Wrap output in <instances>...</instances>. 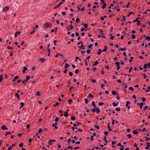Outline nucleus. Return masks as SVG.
<instances>
[{"label": "nucleus", "mask_w": 150, "mask_h": 150, "mask_svg": "<svg viewBox=\"0 0 150 150\" xmlns=\"http://www.w3.org/2000/svg\"><path fill=\"white\" fill-rule=\"evenodd\" d=\"M96 108H93V109H91V110H92L93 112H94L96 111Z\"/></svg>", "instance_id": "51"}, {"label": "nucleus", "mask_w": 150, "mask_h": 150, "mask_svg": "<svg viewBox=\"0 0 150 150\" xmlns=\"http://www.w3.org/2000/svg\"><path fill=\"white\" fill-rule=\"evenodd\" d=\"M30 78V76H26V79L24 80V81L25 82H27Z\"/></svg>", "instance_id": "7"}, {"label": "nucleus", "mask_w": 150, "mask_h": 150, "mask_svg": "<svg viewBox=\"0 0 150 150\" xmlns=\"http://www.w3.org/2000/svg\"><path fill=\"white\" fill-rule=\"evenodd\" d=\"M95 148H96L97 149H100V148H99V147L98 146H95L93 147V148L91 149V150H93Z\"/></svg>", "instance_id": "33"}, {"label": "nucleus", "mask_w": 150, "mask_h": 150, "mask_svg": "<svg viewBox=\"0 0 150 150\" xmlns=\"http://www.w3.org/2000/svg\"><path fill=\"white\" fill-rule=\"evenodd\" d=\"M98 50H99V51H98V52H97V54L98 55H100L101 54V52H100V51H101V50L100 49H99Z\"/></svg>", "instance_id": "28"}, {"label": "nucleus", "mask_w": 150, "mask_h": 150, "mask_svg": "<svg viewBox=\"0 0 150 150\" xmlns=\"http://www.w3.org/2000/svg\"><path fill=\"white\" fill-rule=\"evenodd\" d=\"M89 96H90L92 98H93V96L92 95H91V93H89Z\"/></svg>", "instance_id": "55"}, {"label": "nucleus", "mask_w": 150, "mask_h": 150, "mask_svg": "<svg viewBox=\"0 0 150 150\" xmlns=\"http://www.w3.org/2000/svg\"><path fill=\"white\" fill-rule=\"evenodd\" d=\"M106 6V3L104 4L103 6H102L101 7V8L102 9L105 8Z\"/></svg>", "instance_id": "16"}, {"label": "nucleus", "mask_w": 150, "mask_h": 150, "mask_svg": "<svg viewBox=\"0 0 150 150\" xmlns=\"http://www.w3.org/2000/svg\"><path fill=\"white\" fill-rule=\"evenodd\" d=\"M15 96L17 97V98L18 99H19V95H18V93H16Z\"/></svg>", "instance_id": "23"}, {"label": "nucleus", "mask_w": 150, "mask_h": 150, "mask_svg": "<svg viewBox=\"0 0 150 150\" xmlns=\"http://www.w3.org/2000/svg\"><path fill=\"white\" fill-rule=\"evenodd\" d=\"M135 35H134L133 34L132 35V39H134L135 38Z\"/></svg>", "instance_id": "40"}, {"label": "nucleus", "mask_w": 150, "mask_h": 150, "mask_svg": "<svg viewBox=\"0 0 150 150\" xmlns=\"http://www.w3.org/2000/svg\"><path fill=\"white\" fill-rule=\"evenodd\" d=\"M36 95L38 96H40V92L39 91H37L36 93Z\"/></svg>", "instance_id": "50"}, {"label": "nucleus", "mask_w": 150, "mask_h": 150, "mask_svg": "<svg viewBox=\"0 0 150 150\" xmlns=\"http://www.w3.org/2000/svg\"><path fill=\"white\" fill-rule=\"evenodd\" d=\"M79 72V71L78 69H76L75 71V73L76 74H77Z\"/></svg>", "instance_id": "45"}, {"label": "nucleus", "mask_w": 150, "mask_h": 150, "mask_svg": "<svg viewBox=\"0 0 150 150\" xmlns=\"http://www.w3.org/2000/svg\"><path fill=\"white\" fill-rule=\"evenodd\" d=\"M129 89L131 90L132 91H134V90L133 88L132 87H129Z\"/></svg>", "instance_id": "29"}, {"label": "nucleus", "mask_w": 150, "mask_h": 150, "mask_svg": "<svg viewBox=\"0 0 150 150\" xmlns=\"http://www.w3.org/2000/svg\"><path fill=\"white\" fill-rule=\"evenodd\" d=\"M59 119V118L58 117H56V118L55 120V121L56 122H57L58 121Z\"/></svg>", "instance_id": "31"}, {"label": "nucleus", "mask_w": 150, "mask_h": 150, "mask_svg": "<svg viewBox=\"0 0 150 150\" xmlns=\"http://www.w3.org/2000/svg\"><path fill=\"white\" fill-rule=\"evenodd\" d=\"M101 87L103 89V90H105V88H103V87L105 86V85L104 84H101Z\"/></svg>", "instance_id": "49"}, {"label": "nucleus", "mask_w": 150, "mask_h": 150, "mask_svg": "<svg viewBox=\"0 0 150 150\" xmlns=\"http://www.w3.org/2000/svg\"><path fill=\"white\" fill-rule=\"evenodd\" d=\"M21 33H20V31H17L16 33L15 34V35H14V36L15 37H17V33L18 34V35H19Z\"/></svg>", "instance_id": "10"}, {"label": "nucleus", "mask_w": 150, "mask_h": 150, "mask_svg": "<svg viewBox=\"0 0 150 150\" xmlns=\"http://www.w3.org/2000/svg\"><path fill=\"white\" fill-rule=\"evenodd\" d=\"M147 64H146L144 66V68H147Z\"/></svg>", "instance_id": "42"}, {"label": "nucleus", "mask_w": 150, "mask_h": 150, "mask_svg": "<svg viewBox=\"0 0 150 150\" xmlns=\"http://www.w3.org/2000/svg\"><path fill=\"white\" fill-rule=\"evenodd\" d=\"M109 133L108 132V131H105L104 132V134L106 136H107L108 134Z\"/></svg>", "instance_id": "37"}, {"label": "nucleus", "mask_w": 150, "mask_h": 150, "mask_svg": "<svg viewBox=\"0 0 150 150\" xmlns=\"http://www.w3.org/2000/svg\"><path fill=\"white\" fill-rule=\"evenodd\" d=\"M133 57H130V59L129 60V62H131L132 61V59H133Z\"/></svg>", "instance_id": "44"}, {"label": "nucleus", "mask_w": 150, "mask_h": 150, "mask_svg": "<svg viewBox=\"0 0 150 150\" xmlns=\"http://www.w3.org/2000/svg\"><path fill=\"white\" fill-rule=\"evenodd\" d=\"M86 30L84 28H82L81 30V32L83 31L84 30Z\"/></svg>", "instance_id": "62"}, {"label": "nucleus", "mask_w": 150, "mask_h": 150, "mask_svg": "<svg viewBox=\"0 0 150 150\" xmlns=\"http://www.w3.org/2000/svg\"><path fill=\"white\" fill-rule=\"evenodd\" d=\"M127 137H129V138H130L132 137V135L130 134H127Z\"/></svg>", "instance_id": "41"}, {"label": "nucleus", "mask_w": 150, "mask_h": 150, "mask_svg": "<svg viewBox=\"0 0 150 150\" xmlns=\"http://www.w3.org/2000/svg\"><path fill=\"white\" fill-rule=\"evenodd\" d=\"M92 105L95 108H96V106L95 104V103L94 101H93L92 102Z\"/></svg>", "instance_id": "11"}, {"label": "nucleus", "mask_w": 150, "mask_h": 150, "mask_svg": "<svg viewBox=\"0 0 150 150\" xmlns=\"http://www.w3.org/2000/svg\"><path fill=\"white\" fill-rule=\"evenodd\" d=\"M59 104V103L58 102H57L55 104L53 105V106L54 107H55L56 106H57Z\"/></svg>", "instance_id": "21"}, {"label": "nucleus", "mask_w": 150, "mask_h": 150, "mask_svg": "<svg viewBox=\"0 0 150 150\" xmlns=\"http://www.w3.org/2000/svg\"><path fill=\"white\" fill-rule=\"evenodd\" d=\"M28 69L25 67H24L23 68V72H24L25 70H27Z\"/></svg>", "instance_id": "25"}, {"label": "nucleus", "mask_w": 150, "mask_h": 150, "mask_svg": "<svg viewBox=\"0 0 150 150\" xmlns=\"http://www.w3.org/2000/svg\"><path fill=\"white\" fill-rule=\"evenodd\" d=\"M19 146L20 147H21L23 146V143H21L20 144H19Z\"/></svg>", "instance_id": "39"}, {"label": "nucleus", "mask_w": 150, "mask_h": 150, "mask_svg": "<svg viewBox=\"0 0 150 150\" xmlns=\"http://www.w3.org/2000/svg\"><path fill=\"white\" fill-rule=\"evenodd\" d=\"M69 75L70 76H73V74L72 72H70L69 73Z\"/></svg>", "instance_id": "52"}, {"label": "nucleus", "mask_w": 150, "mask_h": 150, "mask_svg": "<svg viewBox=\"0 0 150 150\" xmlns=\"http://www.w3.org/2000/svg\"><path fill=\"white\" fill-rule=\"evenodd\" d=\"M69 65L67 63H66L65 64V69H67V67H69Z\"/></svg>", "instance_id": "20"}, {"label": "nucleus", "mask_w": 150, "mask_h": 150, "mask_svg": "<svg viewBox=\"0 0 150 150\" xmlns=\"http://www.w3.org/2000/svg\"><path fill=\"white\" fill-rule=\"evenodd\" d=\"M91 50H86V52L88 54L90 53V51H91Z\"/></svg>", "instance_id": "57"}, {"label": "nucleus", "mask_w": 150, "mask_h": 150, "mask_svg": "<svg viewBox=\"0 0 150 150\" xmlns=\"http://www.w3.org/2000/svg\"><path fill=\"white\" fill-rule=\"evenodd\" d=\"M67 71V69H65V70L63 72L64 73H66Z\"/></svg>", "instance_id": "59"}, {"label": "nucleus", "mask_w": 150, "mask_h": 150, "mask_svg": "<svg viewBox=\"0 0 150 150\" xmlns=\"http://www.w3.org/2000/svg\"><path fill=\"white\" fill-rule=\"evenodd\" d=\"M42 131V129L41 128H40V129L38 131V133H40Z\"/></svg>", "instance_id": "46"}, {"label": "nucleus", "mask_w": 150, "mask_h": 150, "mask_svg": "<svg viewBox=\"0 0 150 150\" xmlns=\"http://www.w3.org/2000/svg\"><path fill=\"white\" fill-rule=\"evenodd\" d=\"M7 48L9 49H13V47H10V46H8L7 47Z\"/></svg>", "instance_id": "63"}, {"label": "nucleus", "mask_w": 150, "mask_h": 150, "mask_svg": "<svg viewBox=\"0 0 150 150\" xmlns=\"http://www.w3.org/2000/svg\"><path fill=\"white\" fill-rule=\"evenodd\" d=\"M81 43L82 45L81 46H78V47H79L80 48L82 49H84V46L83 45H82V43H83V42H81Z\"/></svg>", "instance_id": "8"}, {"label": "nucleus", "mask_w": 150, "mask_h": 150, "mask_svg": "<svg viewBox=\"0 0 150 150\" xmlns=\"http://www.w3.org/2000/svg\"><path fill=\"white\" fill-rule=\"evenodd\" d=\"M71 118L72 120L73 121L75 120V117L74 116H71Z\"/></svg>", "instance_id": "38"}, {"label": "nucleus", "mask_w": 150, "mask_h": 150, "mask_svg": "<svg viewBox=\"0 0 150 150\" xmlns=\"http://www.w3.org/2000/svg\"><path fill=\"white\" fill-rule=\"evenodd\" d=\"M106 137H105L103 138V140L105 141V142L106 143H107L108 142V141L106 140Z\"/></svg>", "instance_id": "60"}, {"label": "nucleus", "mask_w": 150, "mask_h": 150, "mask_svg": "<svg viewBox=\"0 0 150 150\" xmlns=\"http://www.w3.org/2000/svg\"><path fill=\"white\" fill-rule=\"evenodd\" d=\"M68 148L69 149H70L71 150H72L73 149V147L71 146H68Z\"/></svg>", "instance_id": "56"}, {"label": "nucleus", "mask_w": 150, "mask_h": 150, "mask_svg": "<svg viewBox=\"0 0 150 150\" xmlns=\"http://www.w3.org/2000/svg\"><path fill=\"white\" fill-rule=\"evenodd\" d=\"M3 78V77L2 75H1L0 76V82L2 81Z\"/></svg>", "instance_id": "19"}, {"label": "nucleus", "mask_w": 150, "mask_h": 150, "mask_svg": "<svg viewBox=\"0 0 150 150\" xmlns=\"http://www.w3.org/2000/svg\"><path fill=\"white\" fill-rule=\"evenodd\" d=\"M146 39L147 40L150 41V37L149 36H147L146 37Z\"/></svg>", "instance_id": "27"}, {"label": "nucleus", "mask_w": 150, "mask_h": 150, "mask_svg": "<svg viewBox=\"0 0 150 150\" xmlns=\"http://www.w3.org/2000/svg\"><path fill=\"white\" fill-rule=\"evenodd\" d=\"M116 110L117 111H120V108H116Z\"/></svg>", "instance_id": "54"}, {"label": "nucleus", "mask_w": 150, "mask_h": 150, "mask_svg": "<svg viewBox=\"0 0 150 150\" xmlns=\"http://www.w3.org/2000/svg\"><path fill=\"white\" fill-rule=\"evenodd\" d=\"M119 50L122 51H125L126 50V48H122L120 49H119Z\"/></svg>", "instance_id": "15"}, {"label": "nucleus", "mask_w": 150, "mask_h": 150, "mask_svg": "<svg viewBox=\"0 0 150 150\" xmlns=\"http://www.w3.org/2000/svg\"><path fill=\"white\" fill-rule=\"evenodd\" d=\"M139 19V18H136L133 21V22L134 23L135 22H136V21H138V19Z\"/></svg>", "instance_id": "47"}, {"label": "nucleus", "mask_w": 150, "mask_h": 150, "mask_svg": "<svg viewBox=\"0 0 150 150\" xmlns=\"http://www.w3.org/2000/svg\"><path fill=\"white\" fill-rule=\"evenodd\" d=\"M63 3L62 2H60L59 4L57 6H55L54 7V9H55L56 8H58Z\"/></svg>", "instance_id": "2"}, {"label": "nucleus", "mask_w": 150, "mask_h": 150, "mask_svg": "<svg viewBox=\"0 0 150 150\" xmlns=\"http://www.w3.org/2000/svg\"><path fill=\"white\" fill-rule=\"evenodd\" d=\"M142 101H143V102H145L146 101V99H145V98H142Z\"/></svg>", "instance_id": "53"}, {"label": "nucleus", "mask_w": 150, "mask_h": 150, "mask_svg": "<svg viewBox=\"0 0 150 150\" xmlns=\"http://www.w3.org/2000/svg\"><path fill=\"white\" fill-rule=\"evenodd\" d=\"M133 133L134 134H137L138 133V132L137 131V130H134L133 131Z\"/></svg>", "instance_id": "17"}, {"label": "nucleus", "mask_w": 150, "mask_h": 150, "mask_svg": "<svg viewBox=\"0 0 150 150\" xmlns=\"http://www.w3.org/2000/svg\"><path fill=\"white\" fill-rule=\"evenodd\" d=\"M95 127L96 128L98 129H100V127L99 126L96 125H94Z\"/></svg>", "instance_id": "35"}, {"label": "nucleus", "mask_w": 150, "mask_h": 150, "mask_svg": "<svg viewBox=\"0 0 150 150\" xmlns=\"http://www.w3.org/2000/svg\"><path fill=\"white\" fill-rule=\"evenodd\" d=\"M11 134V132H7L6 134H5V136H6L7 135V134Z\"/></svg>", "instance_id": "58"}, {"label": "nucleus", "mask_w": 150, "mask_h": 150, "mask_svg": "<svg viewBox=\"0 0 150 150\" xmlns=\"http://www.w3.org/2000/svg\"><path fill=\"white\" fill-rule=\"evenodd\" d=\"M9 9V7L8 6H5L4 7L3 9V11H7Z\"/></svg>", "instance_id": "3"}, {"label": "nucleus", "mask_w": 150, "mask_h": 150, "mask_svg": "<svg viewBox=\"0 0 150 150\" xmlns=\"http://www.w3.org/2000/svg\"><path fill=\"white\" fill-rule=\"evenodd\" d=\"M40 61L41 62H44L45 61V59L42 58L40 59Z\"/></svg>", "instance_id": "22"}, {"label": "nucleus", "mask_w": 150, "mask_h": 150, "mask_svg": "<svg viewBox=\"0 0 150 150\" xmlns=\"http://www.w3.org/2000/svg\"><path fill=\"white\" fill-rule=\"evenodd\" d=\"M130 103V102L129 101H127L126 102V106L127 107L128 105H129Z\"/></svg>", "instance_id": "32"}, {"label": "nucleus", "mask_w": 150, "mask_h": 150, "mask_svg": "<svg viewBox=\"0 0 150 150\" xmlns=\"http://www.w3.org/2000/svg\"><path fill=\"white\" fill-rule=\"evenodd\" d=\"M72 101V100L71 99H69L68 100V103L69 105L71 104V102Z\"/></svg>", "instance_id": "30"}, {"label": "nucleus", "mask_w": 150, "mask_h": 150, "mask_svg": "<svg viewBox=\"0 0 150 150\" xmlns=\"http://www.w3.org/2000/svg\"><path fill=\"white\" fill-rule=\"evenodd\" d=\"M100 30V32L101 33V35H102V36H101V37L102 38H103L104 37V33H103V31L102 30Z\"/></svg>", "instance_id": "5"}, {"label": "nucleus", "mask_w": 150, "mask_h": 150, "mask_svg": "<svg viewBox=\"0 0 150 150\" xmlns=\"http://www.w3.org/2000/svg\"><path fill=\"white\" fill-rule=\"evenodd\" d=\"M52 141L51 140H49L48 142L49 144L51 145L52 144Z\"/></svg>", "instance_id": "61"}, {"label": "nucleus", "mask_w": 150, "mask_h": 150, "mask_svg": "<svg viewBox=\"0 0 150 150\" xmlns=\"http://www.w3.org/2000/svg\"><path fill=\"white\" fill-rule=\"evenodd\" d=\"M52 26V23L50 22H47L46 23L43 24V27L45 28H50Z\"/></svg>", "instance_id": "1"}, {"label": "nucleus", "mask_w": 150, "mask_h": 150, "mask_svg": "<svg viewBox=\"0 0 150 150\" xmlns=\"http://www.w3.org/2000/svg\"><path fill=\"white\" fill-rule=\"evenodd\" d=\"M118 103V102H117V103H115V102H113L112 103V105H113L114 106V107H115L117 105V103Z\"/></svg>", "instance_id": "18"}, {"label": "nucleus", "mask_w": 150, "mask_h": 150, "mask_svg": "<svg viewBox=\"0 0 150 150\" xmlns=\"http://www.w3.org/2000/svg\"><path fill=\"white\" fill-rule=\"evenodd\" d=\"M85 103L86 104H87L88 102V100L87 98H85Z\"/></svg>", "instance_id": "43"}, {"label": "nucleus", "mask_w": 150, "mask_h": 150, "mask_svg": "<svg viewBox=\"0 0 150 150\" xmlns=\"http://www.w3.org/2000/svg\"><path fill=\"white\" fill-rule=\"evenodd\" d=\"M75 35L76 36L78 37L79 35V34L78 33L76 32L75 33Z\"/></svg>", "instance_id": "64"}, {"label": "nucleus", "mask_w": 150, "mask_h": 150, "mask_svg": "<svg viewBox=\"0 0 150 150\" xmlns=\"http://www.w3.org/2000/svg\"><path fill=\"white\" fill-rule=\"evenodd\" d=\"M96 112L97 113H99L100 112V110L98 108H97L96 107Z\"/></svg>", "instance_id": "36"}, {"label": "nucleus", "mask_w": 150, "mask_h": 150, "mask_svg": "<svg viewBox=\"0 0 150 150\" xmlns=\"http://www.w3.org/2000/svg\"><path fill=\"white\" fill-rule=\"evenodd\" d=\"M112 94L113 95H116L117 94L116 93V92L115 91H113L112 92Z\"/></svg>", "instance_id": "26"}, {"label": "nucleus", "mask_w": 150, "mask_h": 150, "mask_svg": "<svg viewBox=\"0 0 150 150\" xmlns=\"http://www.w3.org/2000/svg\"><path fill=\"white\" fill-rule=\"evenodd\" d=\"M76 21L77 22H79L80 21V19L79 18H76Z\"/></svg>", "instance_id": "48"}, {"label": "nucleus", "mask_w": 150, "mask_h": 150, "mask_svg": "<svg viewBox=\"0 0 150 150\" xmlns=\"http://www.w3.org/2000/svg\"><path fill=\"white\" fill-rule=\"evenodd\" d=\"M98 63V62L97 60L96 61L94 64L93 66H95L96 65V64Z\"/></svg>", "instance_id": "14"}, {"label": "nucleus", "mask_w": 150, "mask_h": 150, "mask_svg": "<svg viewBox=\"0 0 150 150\" xmlns=\"http://www.w3.org/2000/svg\"><path fill=\"white\" fill-rule=\"evenodd\" d=\"M144 103H140V108H142V106L144 104Z\"/></svg>", "instance_id": "24"}, {"label": "nucleus", "mask_w": 150, "mask_h": 150, "mask_svg": "<svg viewBox=\"0 0 150 150\" xmlns=\"http://www.w3.org/2000/svg\"><path fill=\"white\" fill-rule=\"evenodd\" d=\"M110 123H108V130L109 131H112V129L111 128H110Z\"/></svg>", "instance_id": "9"}, {"label": "nucleus", "mask_w": 150, "mask_h": 150, "mask_svg": "<svg viewBox=\"0 0 150 150\" xmlns=\"http://www.w3.org/2000/svg\"><path fill=\"white\" fill-rule=\"evenodd\" d=\"M1 129L4 130L8 129V128L4 125L1 127Z\"/></svg>", "instance_id": "4"}, {"label": "nucleus", "mask_w": 150, "mask_h": 150, "mask_svg": "<svg viewBox=\"0 0 150 150\" xmlns=\"http://www.w3.org/2000/svg\"><path fill=\"white\" fill-rule=\"evenodd\" d=\"M107 50V47L105 46L104 47V49L103 50V51H102V52H105Z\"/></svg>", "instance_id": "12"}, {"label": "nucleus", "mask_w": 150, "mask_h": 150, "mask_svg": "<svg viewBox=\"0 0 150 150\" xmlns=\"http://www.w3.org/2000/svg\"><path fill=\"white\" fill-rule=\"evenodd\" d=\"M64 112L65 114L64 115V116L65 117H67L68 116V112Z\"/></svg>", "instance_id": "13"}, {"label": "nucleus", "mask_w": 150, "mask_h": 150, "mask_svg": "<svg viewBox=\"0 0 150 150\" xmlns=\"http://www.w3.org/2000/svg\"><path fill=\"white\" fill-rule=\"evenodd\" d=\"M57 124V122H55L52 125V126L53 127H55V129H57L58 128V127L56 126V125Z\"/></svg>", "instance_id": "6"}, {"label": "nucleus", "mask_w": 150, "mask_h": 150, "mask_svg": "<svg viewBox=\"0 0 150 150\" xmlns=\"http://www.w3.org/2000/svg\"><path fill=\"white\" fill-rule=\"evenodd\" d=\"M104 104L103 102H100L98 103V105L99 106L102 105Z\"/></svg>", "instance_id": "34"}]
</instances>
